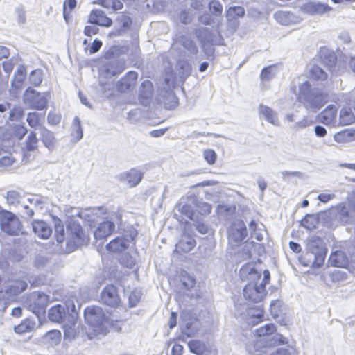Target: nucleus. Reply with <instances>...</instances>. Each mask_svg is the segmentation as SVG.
Segmentation results:
<instances>
[{"label": "nucleus", "instance_id": "f257e3e1", "mask_svg": "<svg viewBox=\"0 0 355 355\" xmlns=\"http://www.w3.org/2000/svg\"><path fill=\"white\" fill-rule=\"evenodd\" d=\"M239 277L242 281L248 282L243 290L245 299L253 303H258L263 300L267 292L266 288L259 284L261 273L252 263H247L241 268Z\"/></svg>", "mask_w": 355, "mask_h": 355}, {"label": "nucleus", "instance_id": "f03ea898", "mask_svg": "<svg viewBox=\"0 0 355 355\" xmlns=\"http://www.w3.org/2000/svg\"><path fill=\"white\" fill-rule=\"evenodd\" d=\"M327 252L323 241L318 236H313L307 241L306 252L299 261L304 266L319 268L324 262Z\"/></svg>", "mask_w": 355, "mask_h": 355}, {"label": "nucleus", "instance_id": "7ed1b4c3", "mask_svg": "<svg viewBox=\"0 0 355 355\" xmlns=\"http://www.w3.org/2000/svg\"><path fill=\"white\" fill-rule=\"evenodd\" d=\"M298 98L306 109L311 110L320 109L328 101L327 96L320 90H300Z\"/></svg>", "mask_w": 355, "mask_h": 355}, {"label": "nucleus", "instance_id": "20e7f679", "mask_svg": "<svg viewBox=\"0 0 355 355\" xmlns=\"http://www.w3.org/2000/svg\"><path fill=\"white\" fill-rule=\"evenodd\" d=\"M49 94L37 90H25L23 96L24 103L29 109L44 110L47 108Z\"/></svg>", "mask_w": 355, "mask_h": 355}, {"label": "nucleus", "instance_id": "39448f33", "mask_svg": "<svg viewBox=\"0 0 355 355\" xmlns=\"http://www.w3.org/2000/svg\"><path fill=\"white\" fill-rule=\"evenodd\" d=\"M84 318L86 322L94 328V331L103 330L106 322V316L103 309L98 306H87L84 310Z\"/></svg>", "mask_w": 355, "mask_h": 355}, {"label": "nucleus", "instance_id": "423d86ee", "mask_svg": "<svg viewBox=\"0 0 355 355\" xmlns=\"http://www.w3.org/2000/svg\"><path fill=\"white\" fill-rule=\"evenodd\" d=\"M276 326L274 324L269 323L256 330V334L259 337H263L261 342H264L267 346L284 344L286 339L281 334H275Z\"/></svg>", "mask_w": 355, "mask_h": 355}, {"label": "nucleus", "instance_id": "0eeeda50", "mask_svg": "<svg viewBox=\"0 0 355 355\" xmlns=\"http://www.w3.org/2000/svg\"><path fill=\"white\" fill-rule=\"evenodd\" d=\"M1 228L9 235H18L21 232V223L15 214L6 211L1 214Z\"/></svg>", "mask_w": 355, "mask_h": 355}, {"label": "nucleus", "instance_id": "6e6552de", "mask_svg": "<svg viewBox=\"0 0 355 355\" xmlns=\"http://www.w3.org/2000/svg\"><path fill=\"white\" fill-rule=\"evenodd\" d=\"M99 302L105 306L117 308L121 303L117 287L113 284H109L104 287L101 292Z\"/></svg>", "mask_w": 355, "mask_h": 355}, {"label": "nucleus", "instance_id": "1a4fd4ad", "mask_svg": "<svg viewBox=\"0 0 355 355\" xmlns=\"http://www.w3.org/2000/svg\"><path fill=\"white\" fill-rule=\"evenodd\" d=\"M67 232L69 243H72L74 248L83 245L86 242V236L80 224L76 221H71L67 225Z\"/></svg>", "mask_w": 355, "mask_h": 355}, {"label": "nucleus", "instance_id": "9d476101", "mask_svg": "<svg viewBox=\"0 0 355 355\" xmlns=\"http://www.w3.org/2000/svg\"><path fill=\"white\" fill-rule=\"evenodd\" d=\"M248 231L245 223L241 219L234 220L228 230V239L230 242L239 243L247 236Z\"/></svg>", "mask_w": 355, "mask_h": 355}, {"label": "nucleus", "instance_id": "9b49d317", "mask_svg": "<svg viewBox=\"0 0 355 355\" xmlns=\"http://www.w3.org/2000/svg\"><path fill=\"white\" fill-rule=\"evenodd\" d=\"M155 101L166 110H173L178 105V98L174 90H157Z\"/></svg>", "mask_w": 355, "mask_h": 355}, {"label": "nucleus", "instance_id": "f8f14e48", "mask_svg": "<svg viewBox=\"0 0 355 355\" xmlns=\"http://www.w3.org/2000/svg\"><path fill=\"white\" fill-rule=\"evenodd\" d=\"M329 215L332 222L336 225H343L350 222L351 216L345 203H340L329 210Z\"/></svg>", "mask_w": 355, "mask_h": 355}, {"label": "nucleus", "instance_id": "ddd939ff", "mask_svg": "<svg viewBox=\"0 0 355 355\" xmlns=\"http://www.w3.org/2000/svg\"><path fill=\"white\" fill-rule=\"evenodd\" d=\"M28 286L26 282L24 280L12 281L4 288L10 301H12L18 295L24 292Z\"/></svg>", "mask_w": 355, "mask_h": 355}, {"label": "nucleus", "instance_id": "4468645a", "mask_svg": "<svg viewBox=\"0 0 355 355\" xmlns=\"http://www.w3.org/2000/svg\"><path fill=\"white\" fill-rule=\"evenodd\" d=\"M88 21L90 24L105 27H110L112 24V19L101 10H92L89 15Z\"/></svg>", "mask_w": 355, "mask_h": 355}, {"label": "nucleus", "instance_id": "2eb2a0df", "mask_svg": "<svg viewBox=\"0 0 355 355\" xmlns=\"http://www.w3.org/2000/svg\"><path fill=\"white\" fill-rule=\"evenodd\" d=\"M115 230V224L110 220H105L99 224L94 231V236L96 240L105 239L111 235Z\"/></svg>", "mask_w": 355, "mask_h": 355}, {"label": "nucleus", "instance_id": "dca6fc26", "mask_svg": "<svg viewBox=\"0 0 355 355\" xmlns=\"http://www.w3.org/2000/svg\"><path fill=\"white\" fill-rule=\"evenodd\" d=\"M32 228L35 234L42 239H47L52 234L51 227L44 220H33Z\"/></svg>", "mask_w": 355, "mask_h": 355}, {"label": "nucleus", "instance_id": "f3484780", "mask_svg": "<svg viewBox=\"0 0 355 355\" xmlns=\"http://www.w3.org/2000/svg\"><path fill=\"white\" fill-rule=\"evenodd\" d=\"M48 316L49 320L52 322L64 323L67 322V318L65 307L61 304H56L52 306L49 310Z\"/></svg>", "mask_w": 355, "mask_h": 355}, {"label": "nucleus", "instance_id": "a211bd4d", "mask_svg": "<svg viewBox=\"0 0 355 355\" xmlns=\"http://www.w3.org/2000/svg\"><path fill=\"white\" fill-rule=\"evenodd\" d=\"M328 262L333 267L347 268L349 265V259L345 252L337 250L331 254Z\"/></svg>", "mask_w": 355, "mask_h": 355}, {"label": "nucleus", "instance_id": "6ab92c4d", "mask_svg": "<svg viewBox=\"0 0 355 355\" xmlns=\"http://www.w3.org/2000/svg\"><path fill=\"white\" fill-rule=\"evenodd\" d=\"M196 240L189 234H183L175 245V251L178 252L187 253L196 245Z\"/></svg>", "mask_w": 355, "mask_h": 355}, {"label": "nucleus", "instance_id": "aec40b11", "mask_svg": "<svg viewBox=\"0 0 355 355\" xmlns=\"http://www.w3.org/2000/svg\"><path fill=\"white\" fill-rule=\"evenodd\" d=\"M38 139L35 132L31 131L25 141L24 155L23 160L30 159L31 153L37 150Z\"/></svg>", "mask_w": 355, "mask_h": 355}, {"label": "nucleus", "instance_id": "412c9836", "mask_svg": "<svg viewBox=\"0 0 355 355\" xmlns=\"http://www.w3.org/2000/svg\"><path fill=\"white\" fill-rule=\"evenodd\" d=\"M191 201V196L188 197L186 201H181L179 204V210L190 220H195L199 216Z\"/></svg>", "mask_w": 355, "mask_h": 355}, {"label": "nucleus", "instance_id": "4be33fe9", "mask_svg": "<svg viewBox=\"0 0 355 355\" xmlns=\"http://www.w3.org/2000/svg\"><path fill=\"white\" fill-rule=\"evenodd\" d=\"M39 132L41 140L44 146L49 150H53L56 144V139L53 132L49 130L44 126H40L39 128Z\"/></svg>", "mask_w": 355, "mask_h": 355}, {"label": "nucleus", "instance_id": "5701e85b", "mask_svg": "<svg viewBox=\"0 0 355 355\" xmlns=\"http://www.w3.org/2000/svg\"><path fill=\"white\" fill-rule=\"evenodd\" d=\"M63 306L65 307V311L67 314V320L69 321V324H73L75 322H77L80 306L78 305V308H76L73 300L71 299L67 300Z\"/></svg>", "mask_w": 355, "mask_h": 355}, {"label": "nucleus", "instance_id": "b1692460", "mask_svg": "<svg viewBox=\"0 0 355 355\" xmlns=\"http://www.w3.org/2000/svg\"><path fill=\"white\" fill-rule=\"evenodd\" d=\"M337 108L334 105L327 107L319 115V119L324 125L333 124L336 120Z\"/></svg>", "mask_w": 355, "mask_h": 355}, {"label": "nucleus", "instance_id": "393cba45", "mask_svg": "<svg viewBox=\"0 0 355 355\" xmlns=\"http://www.w3.org/2000/svg\"><path fill=\"white\" fill-rule=\"evenodd\" d=\"M259 114L262 116L268 123L275 125H279L277 114L270 107L261 104L259 107Z\"/></svg>", "mask_w": 355, "mask_h": 355}, {"label": "nucleus", "instance_id": "a878e982", "mask_svg": "<svg viewBox=\"0 0 355 355\" xmlns=\"http://www.w3.org/2000/svg\"><path fill=\"white\" fill-rule=\"evenodd\" d=\"M138 73L128 71L119 81V89H134L137 84Z\"/></svg>", "mask_w": 355, "mask_h": 355}, {"label": "nucleus", "instance_id": "bb28decb", "mask_svg": "<svg viewBox=\"0 0 355 355\" xmlns=\"http://www.w3.org/2000/svg\"><path fill=\"white\" fill-rule=\"evenodd\" d=\"M191 200L198 214L207 215L211 213L212 209L211 205L205 202L203 199L198 198L196 196H191Z\"/></svg>", "mask_w": 355, "mask_h": 355}, {"label": "nucleus", "instance_id": "cd10ccee", "mask_svg": "<svg viewBox=\"0 0 355 355\" xmlns=\"http://www.w3.org/2000/svg\"><path fill=\"white\" fill-rule=\"evenodd\" d=\"M128 248V241L125 238L117 237L110 241L106 245V249L110 252H121Z\"/></svg>", "mask_w": 355, "mask_h": 355}, {"label": "nucleus", "instance_id": "c85d7f7f", "mask_svg": "<svg viewBox=\"0 0 355 355\" xmlns=\"http://www.w3.org/2000/svg\"><path fill=\"white\" fill-rule=\"evenodd\" d=\"M279 65L273 64L263 67L260 73V80L262 83H267L272 80L279 71Z\"/></svg>", "mask_w": 355, "mask_h": 355}, {"label": "nucleus", "instance_id": "c756f323", "mask_svg": "<svg viewBox=\"0 0 355 355\" xmlns=\"http://www.w3.org/2000/svg\"><path fill=\"white\" fill-rule=\"evenodd\" d=\"M327 73L320 67L313 65L309 69V78L313 83H322L327 80Z\"/></svg>", "mask_w": 355, "mask_h": 355}, {"label": "nucleus", "instance_id": "7c9ffc66", "mask_svg": "<svg viewBox=\"0 0 355 355\" xmlns=\"http://www.w3.org/2000/svg\"><path fill=\"white\" fill-rule=\"evenodd\" d=\"M26 75L27 71L26 67L24 66L19 67L15 71L12 80V89H21L24 86Z\"/></svg>", "mask_w": 355, "mask_h": 355}, {"label": "nucleus", "instance_id": "2f4dec72", "mask_svg": "<svg viewBox=\"0 0 355 355\" xmlns=\"http://www.w3.org/2000/svg\"><path fill=\"white\" fill-rule=\"evenodd\" d=\"M143 178V174L139 170L135 168L130 169L125 174L124 179L130 187H133L139 184Z\"/></svg>", "mask_w": 355, "mask_h": 355}, {"label": "nucleus", "instance_id": "473e14b6", "mask_svg": "<svg viewBox=\"0 0 355 355\" xmlns=\"http://www.w3.org/2000/svg\"><path fill=\"white\" fill-rule=\"evenodd\" d=\"M305 10L311 15H321L331 10V7L315 3H309L305 5Z\"/></svg>", "mask_w": 355, "mask_h": 355}, {"label": "nucleus", "instance_id": "72a5a7b5", "mask_svg": "<svg viewBox=\"0 0 355 355\" xmlns=\"http://www.w3.org/2000/svg\"><path fill=\"white\" fill-rule=\"evenodd\" d=\"M35 322L31 319H25L19 325L14 327V331L18 334L31 332L35 329Z\"/></svg>", "mask_w": 355, "mask_h": 355}, {"label": "nucleus", "instance_id": "f704fd0d", "mask_svg": "<svg viewBox=\"0 0 355 355\" xmlns=\"http://www.w3.org/2000/svg\"><path fill=\"white\" fill-rule=\"evenodd\" d=\"M334 139L338 142H349L355 140V130L346 129L334 135Z\"/></svg>", "mask_w": 355, "mask_h": 355}, {"label": "nucleus", "instance_id": "c9c22d12", "mask_svg": "<svg viewBox=\"0 0 355 355\" xmlns=\"http://www.w3.org/2000/svg\"><path fill=\"white\" fill-rule=\"evenodd\" d=\"M49 301V296L44 293L39 292L37 297L34 301V308L37 309L35 311H44Z\"/></svg>", "mask_w": 355, "mask_h": 355}, {"label": "nucleus", "instance_id": "e433bc0d", "mask_svg": "<svg viewBox=\"0 0 355 355\" xmlns=\"http://www.w3.org/2000/svg\"><path fill=\"white\" fill-rule=\"evenodd\" d=\"M355 121V116L350 108H343L340 112V123L347 125Z\"/></svg>", "mask_w": 355, "mask_h": 355}, {"label": "nucleus", "instance_id": "4c0bfd02", "mask_svg": "<svg viewBox=\"0 0 355 355\" xmlns=\"http://www.w3.org/2000/svg\"><path fill=\"white\" fill-rule=\"evenodd\" d=\"M188 346L191 352L197 355H202L206 349L205 344L199 340H190Z\"/></svg>", "mask_w": 355, "mask_h": 355}, {"label": "nucleus", "instance_id": "58836bf2", "mask_svg": "<svg viewBox=\"0 0 355 355\" xmlns=\"http://www.w3.org/2000/svg\"><path fill=\"white\" fill-rule=\"evenodd\" d=\"M193 221L194 222L193 226L199 233L209 235L213 233L212 229L210 228L209 225L204 222L201 217L198 216V218Z\"/></svg>", "mask_w": 355, "mask_h": 355}, {"label": "nucleus", "instance_id": "ea45409f", "mask_svg": "<svg viewBox=\"0 0 355 355\" xmlns=\"http://www.w3.org/2000/svg\"><path fill=\"white\" fill-rule=\"evenodd\" d=\"M153 91L154 90H139L138 100L141 105L148 107L150 105L153 101Z\"/></svg>", "mask_w": 355, "mask_h": 355}, {"label": "nucleus", "instance_id": "a19ab883", "mask_svg": "<svg viewBox=\"0 0 355 355\" xmlns=\"http://www.w3.org/2000/svg\"><path fill=\"white\" fill-rule=\"evenodd\" d=\"M54 222L55 239L58 243H62L65 239L64 225L59 218H54Z\"/></svg>", "mask_w": 355, "mask_h": 355}, {"label": "nucleus", "instance_id": "79ce46f5", "mask_svg": "<svg viewBox=\"0 0 355 355\" xmlns=\"http://www.w3.org/2000/svg\"><path fill=\"white\" fill-rule=\"evenodd\" d=\"M97 3L107 9L116 11L123 8V3L120 0H98Z\"/></svg>", "mask_w": 355, "mask_h": 355}, {"label": "nucleus", "instance_id": "37998d69", "mask_svg": "<svg viewBox=\"0 0 355 355\" xmlns=\"http://www.w3.org/2000/svg\"><path fill=\"white\" fill-rule=\"evenodd\" d=\"M245 15V10L241 6H232L226 11V17L229 20L236 19Z\"/></svg>", "mask_w": 355, "mask_h": 355}, {"label": "nucleus", "instance_id": "c03bdc74", "mask_svg": "<svg viewBox=\"0 0 355 355\" xmlns=\"http://www.w3.org/2000/svg\"><path fill=\"white\" fill-rule=\"evenodd\" d=\"M318 224V218L313 214H306L301 220V225L309 230L316 228Z\"/></svg>", "mask_w": 355, "mask_h": 355}, {"label": "nucleus", "instance_id": "a18cd8bd", "mask_svg": "<svg viewBox=\"0 0 355 355\" xmlns=\"http://www.w3.org/2000/svg\"><path fill=\"white\" fill-rule=\"evenodd\" d=\"M123 71V68L116 63H109L105 66L103 71L104 76L110 78L120 74Z\"/></svg>", "mask_w": 355, "mask_h": 355}, {"label": "nucleus", "instance_id": "49530a36", "mask_svg": "<svg viewBox=\"0 0 355 355\" xmlns=\"http://www.w3.org/2000/svg\"><path fill=\"white\" fill-rule=\"evenodd\" d=\"M42 117L40 114L33 112H29L27 115L26 121L29 125L30 127L33 128H40L41 125V121H42Z\"/></svg>", "mask_w": 355, "mask_h": 355}, {"label": "nucleus", "instance_id": "de8ad7c7", "mask_svg": "<svg viewBox=\"0 0 355 355\" xmlns=\"http://www.w3.org/2000/svg\"><path fill=\"white\" fill-rule=\"evenodd\" d=\"M30 84L33 87H39L43 80V73L41 69H35L31 72L28 78Z\"/></svg>", "mask_w": 355, "mask_h": 355}, {"label": "nucleus", "instance_id": "09e8293b", "mask_svg": "<svg viewBox=\"0 0 355 355\" xmlns=\"http://www.w3.org/2000/svg\"><path fill=\"white\" fill-rule=\"evenodd\" d=\"M44 339L51 345H56L60 342L61 333L58 330L49 331L44 335Z\"/></svg>", "mask_w": 355, "mask_h": 355}, {"label": "nucleus", "instance_id": "8fccbe9b", "mask_svg": "<svg viewBox=\"0 0 355 355\" xmlns=\"http://www.w3.org/2000/svg\"><path fill=\"white\" fill-rule=\"evenodd\" d=\"M76 324L77 322H75L73 324H70L69 321L67 320L63 323L64 339L71 340L75 338L76 331L74 327Z\"/></svg>", "mask_w": 355, "mask_h": 355}, {"label": "nucleus", "instance_id": "3c124183", "mask_svg": "<svg viewBox=\"0 0 355 355\" xmlns=\"http://www.w3.org/2000/svg\"><path fill=\"white\" fill-rule=\"evenodd\" d=\"M72 135L76 137V141H80L83 137V131L80 120L78 116L73 119V130Z\"/></svg>", "mask_w": 355, "mask_h": 355}, {"label": "nucleus", "instance_id": "603ef678", "mask_svg": "<svg viewBox=\"0 0 355 355\" xmlns=\"http://www.w3.org/2000/svg\"><path fill=\"white\" fill-rule=\"evenodd\" d=\"M209 9L211 13L215 16H220L223 10L222 4L217 0H211L209 3Z\"/></svg>", "mask_w": 355, "mask_h": 355}, {"label": "nucleus", "instance_id": "864d4df0", "mask_svg": "<svg viewBox=\"0 0 355 355\" xmlns=\"http://www.w3.org/2000/svg\"><path fill=\"white\" fill-rule=\"evenodd\" d=\"M20 198L21 194L17 191L11 190L7 193L6 200L9 205H15L18 204Z\"/></svg>", "mask_w": 355, "mask_h": 355}, {"label": "nucleus", "instance_id": "5fc2aeb1", "mask_svg": "<svg viewBox=\"0 0 355 355\" xmlns=\"http://www.w3.org/2000/svg\"><path fill=\"white\" fill-rule=\"evenodd\" d=\"M24 111L21 107H15L10 112L9 119L10 121H19L23 118Z\"/></svg>", "mask_w": 355, "mask_h": 355}, {"label": "nucleus", "instance_id": "6e6d98bb", "mask_svg": "<svg viewBox=\"0 0 355 355\" xmlns=\"http://www.w3.org/2000/svg\"><path fill=\"white\" fill-rule=\"evenodd\" d=\"M203 157L205 161L210 165L216 162L217 155L212 149H206L203 151Z\"/></svg>", "mask_w": 355, "mask_h": 355}, {"label": "nucleus", "instance_id": "4d7b16f0", "mask_svg": "<svg viewBox=\"0 0 355 355\" xmlns=\"http://www.w3.org/2000/svg\"><path fill=\"white\" fill-rule=\"evenodd\" d=\"M76 6V0H66L64 3V17L67 21L70 17L69 14H67V10L70 12Z\"/></svg>", "mask_w": 355, "mask_h": 355}, {"label": "nucleus", "instance_id": "13d9d810", "mask_svg": "<svg viewBox=\"0 0 355 355\" xmlns=\"http://www.w3.org/2000/svg\"><path fill=\"white\" fill-rule=\"evenodd\" d=\"M10 302L5 290H0V311H4Z\"/></svg>", "mask_w": 355, "mask_h": 355}, {"label": "nucleus", "instance_id": "bf43d9fd", "mask_svg": "<svg viewBox=\"0 0 355 355\" xmlns=\"http://www.w3.org/2000/svg\"><path fill=\"white\" fill-rule=\"evenodd\" d=\"M141 111L139 109H135L130 110L128 113L127 119L132 123H135L140 120Z\"/></svg>", "mask_w": 355, "mask_h": 355}, {"label": "nucleus", "instance_id": "052dcab7", "mask_svg": "<svg viewBox=\"0 0 355 355\" xmlns=\"http://www.w3.org/2000/svg\"><path fill=\"white\" fill-rule=\"evenodd\" d=\"M61 115L53 112H49L47 116V121L49 124L56 125L60 123Z\"/></svg>", "mask_w": 355, "mask_h": 355}, {"label": "nucleus", "instance_id": "680f3d73", "mask_svg": "<svg viewBox=\"0 0 355 355\" xmlns=\"http://www.w3.org/2000/svg\"><path fill=\"white\" fill-rule=\"evenodd\" d=\"M47 262V257L41 254H38L35 258L34 266L37 268H42L46 266Z\"/></svg>", "mask_w": 355, "mask_h": 355}, {"label": "nucleus", "instance_id": "e2e57ef3", "mask_svg": "<svg viewBox=\"0 0 355 355\" xmlns=\"http://www.w3.org/2000/svg\"><path fill=\"white\" fill-rule=\"evenodd\" d=\"M197 331V328L193 327L192 322H187L185 327L182 329V333L184 334L187 337H191Z\"/></svg>", "mask_w": 355, "mask_h": 355}, {"label": "nucleus", "instance_id": "0e129e2a", "mask_svg": "<svg viewBox=\"0 0 355 355\" xmlns=\"http://www.w3.org/2000/svg\"><path fill=\"white\" fill-rule=\"evenodd\" d=\"M141 295L139 292L132 291L129 296V304L130 307L137 306L140 300Z\"/></svg>", "mask_w": 355, "mask_h": 355}, {"label": "nucleus", "instance_id": "69168bd1", "mask_svg": "<svg viewBox=\"0 0 355 355\" xmlns=\"http://www.w3.org/2000/svg\"><path fill=\"white\" fill-rule=\"evenodd\" d=\"M182 284L185 289L190 290L194 287L196 281L193 277L189 275L182 280Z\"/></svg>", "mask_w": 355, "mask_h": 355}, {"label": "nucleus", "instance_id": "338daca9", "mask_svg": "<svg viewBox=\"0 0 355 355\" xmlns=\"http://www.w3.org/2000/svg\"><path fill=\"white\" fill-rule=\"evenodd\" d=\"M103 43L101 40L98 39H95L91 46L88 48L89 53L90 54H94L98 52L101 48Z\"/></svg>", "mask_w": 355, "mask_h": 355}, {"label": "nucleus", "instance_id": "774afa93", "mask_svg": "<svg viewBox=\"0 0 355 355\" xmlns=\"http://www.w3.org/2000/svg\"><path fill=\"white\" fill-rule=\"evenodd\" d=\"M99 29L96 26H86L84 28V34L87 36L91 37L92 35H96Z\"/></svg>", "mask_w": 355, "mask_h": 355}]
</instances>
